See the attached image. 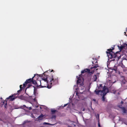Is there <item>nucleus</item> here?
Segmentation results:
<instances>
[{
	"mask_svg": "<svg viewBox=\"0 0 127 127\" xmlns=\"http://www.w3.org/2000/svg\"><path fill=\"white\" fill-rule=\"evenodd\" d=\"M39 75H40V76H41V80L49 82V83L51 84L55 85L58 82V77L52 75L49 76L44 74V73L41 75V74Z\"/></svg>",
	"mask_w": 127,
	"mask_h": 127,
	"instance_id": "obj_1",
	"label": "nucleus"
},
{
	"mask_svg": "<svg viewBox=\"0 0 127 127\" xmlns=\"http://www.w3.org/2000/svg\"><path fill=\"white\" fill-rule=\"evenodd\" d=\"M98 67V65L97 64H96L95 65H92V66L90 67L91 69L92 70L91 72H90V70L89 69H84V70L82 71H81V74L79 76H77L76 77L78 79V80L77 81V84H79L81 83V80L82 78V74L85 73L86 72L93 74L95 70Z\"/></svg>",
	"mask_w": 127,
	"mask_h": 127,
	"instance_id": "obj_2",
	"label": "nucleus"
},
{
	"mask_svg": "<svg viewBox=\"0 0 127 127\" xmlns=\"http://www.w3.org/2000/svg\"><path fill=\"white\" fill-rule=\"evenodd\" d=\"M112 49H108L107 50V51H106V53L107 55V56L108 58L110 59H111L113 58L114 59L112 60V61H114L116 59V60L117 61L120 58L117 56V54L118 53V52H116V53L113 52L112 50L114 49V48L113 47H111Z\"/></svg>",
	"mask_w": 127,
	"mask_h": 127,
	"instance_id": "obj_3",
	"label": "nucleus"
},
{
	"mask_svg": "<svg viewBox=\"0 0 127 127\" xmlns=\"http://www.w3.org/2000/svg\"><path fill=\"white\" fill-rule=\"evenodd\" d=\"M16 95V94H14L13 95H11L9 96L8 97L6 98L5 100L2 102V103L3 104H4V103H5L4 106L5 108H6V106L7 105V101L8 100H9V101H11L14 100L16 98V97H15V96Z\"/></svg>",
	"mask_w": 127,
	"mask_h": 127,
	"instance_id": "obj_4",
	"label": "nucleus"
},
{
	"mask_svg": "<svg viewBox=\"0 0 127 127\" xmlns=\"http://www.w3.org/2000/svg\"><path fill=\"white\" fill-rule=\"evenodd\" d=\"M54 85L49 83V82L45 81L44 80H41V87H47L48 89L51 88L53 85Z\"/></svg>",
	"mask_w": 127,
	"mask_h": 127,
	"instance_id": "obj_5",
	"label": "nucleus"
},
{
	"mask_svg": "<svg viewBox=\"0 0 127 127\" xmlns=\"http://www.w3.org/2000/svg\"><path fill=\"white\" fill-rule=\"evenodd\" d=\"M107 89H108L106 86H104L102 88V90H97L96 89L95 90V92L97 95L99 94L101 95H102V94H103L104 92L106 91L107 90Z\"/></svg>",
	"mask_w": 127,
	"mask_h": 127,
	"instance_id": "obj_6",
	"label": "nucleus"
},
{
	"mask_svg": "<svg viewBox=\"0 0 127 127\" xmlns=\"http://www.w3.org/2000/svg\"><path fill=\"white\" fill-rule=\"evenodd\" d=\"M37 76H40V75H38V74L35 75L32 78L28 79L26 80L25 81L24 84H25V86L28 83H30L32 82V79H33L34 77Z\"/></svg>",
	"mask_w": 127,
	"mask_h": 127,
	"instance_id": "obj_7",
	"label": "nucleus"
},
{
	"mask_svg": "<svg viewBox=\"0 0 127 127\" xmlns=\"http://www.w3.org/2000/svg\"><path fill=\"white\" fill-rule=\"evenodd\" d=\"M109 90L108 89H107V90L106 91L104 92L102 94V100L104 102L105 101V96L106 95L107 93L108 92H109Z\"/></svg>",
	"mask_w": 127,
	"mask_h": 127,
	"instance_id": "obj_8",
	"label": "nucleus"
},
{
	"mask_svg": "<svg viewBox=\"0 0 127 127\" xmlns=\"http://www.w3.org/2000/svg\"><path fill=\"white\" fill-rule=\"evenodd\" d=\"M41 80H37L36 83V87L37 88L41 87Z\"/></svg>",
	"mask_w": 127,
	"mask_h": 127,
	"instance_id": "obj_9",
	"label": "nucleus"
},
{
	"mask_svg": "<svg viewBox=\"0 0 127 127\" xmlns=\"http://www.w3.org/2000/svg\"><path fill=\"white\" fill-rule=\"evenodd\" d=\"M22 85H20V89L19 90H18L17 91L18 93H20V92H21L22 89H24L25 87V84H23V86L22 87Z\"/></svg>",
	"mask_w": 127,
	"mask_h": 127,
	"instance_id": "obj_10",
	"label": "nucleus"
},
{
	"mask_svg": "<svg viewBox=\"0 0 127 127\" xmlns=\"http://www.w3.org/2000/svg\"><path fill=\"white\" fill-rule=\"evenodd\" d=\"M44 116V115L42 114L40 115L39 117L36 119V120L37 121L41 120L43 119V117Z\"/></svg>",
	"mask_w": 127,
	"mask_h": 127,
	"instance_id": "obj_11",
	"label": "nucleus"
},
{
	"mask_svg": "<svg viewBox=\"0 0 127 127\" xmlns=\"http://www.w3.org/2000/svg\"><path fill=\"white\" fill-rule=\"evenodd\" d=\"M93 60H94V61H92V63L93 64H94V65H95L96 64H97L98 65V64H95V63H97V59L96 58H93Z\"/></svg>",
	"mask_w": 127,
	"mask_h": 127,
	"instance_id": "obj_12",
	"label": "nucleus"
},
{
	"mask_svg": "<svg viewBox=\"0 0 127 127\" xmlns=\"http://www.w3.org/2000/svg\"><path fill=\"white\" fill-rule=\"evenodd\" d=\"M122 109L123 113H127V110L126 108L124 107L122 108Z\"/></svg>",
	"mask_w": 127,
	"mask_h": 127,
	"instance_id": "obj_13",
	"label": "nucleus"
},
{
	"mask_svg": "<svg viewBox=\"0 0 127 127\" xmlns=\"http://www.w3.org/2000/svg\"><path fill=\"white\" fill-rule=\"evenodd\" d=\"M32 83L35 85L36 86V80L35 81L34 79H32Z\"/></svg>",
	"mask_w": 127,
	"mask_h": 127,
	"instance_id": "obj_14",
	"label": "nucleus"
},
{
	"mask_svg": "<svg viewBox=\"0 0 127 127\" xmlns=\"http://www.w3.org/2000/svg\"><path fill=\"white\" fill-rule=\"evenodd\" d=\"M94 81H96L97 79V77L96 75H95L94 76Z\"/></svg>",
	"mask_w": 127,
	"mask_h": 127,
	"instance_id": "obj_15",
	"label": "nucleus"
},
{
	"mask_svg": "<svg viewBox=\"0 0 127 127\" xmlns=\"http://www.w3.org/2000/svg\"><path fill=\"white\" fill-rule=\"evenodd\" d=\"M103 88L102 84H100L99 86L98 87V90H101Z\"/></svg>",
	"mask_w": 127,
	"mask_h": 127,
	"instance_id": "obj_16",
	"label": "nucleus"
},
{
	"mask_svg": "<svg viewBox=\"0 0 127 127\" xmlns=\"http://www.w3.org/2000/svg\"><path fill=\"white\" fill-rule=\"evenodd\" d=\"M112 70H115V71H117V66H114L112 68Z\"/></svg>",
	"mask_w": 127,
	"mask_h": 127,
	"instance_id": "obj_17",
	"label": "nucleus"
},
{
	"mask_svg": "<svg viewBox=\"0 0 127 127\" xmlns=\"http://www.w3.org/2000/svg\"><path fill=\"white\" fill-rule=\"evenodd\" d=\"M56 110H54L53 109L51 110V112L52 114H54L56 111Z\"/></svg>",
	"mask_w": 127,
	"mask_h": 127,
	"instance_id": "obj_18",
	"label": "nucleus"
},
{
	"mask_svg": "<svg viewBox=\"0 0 127 127\" xmlns=\"http://www.w3.org/2000/svg\"><path fill=\"white\" fill-rule=\"evenodd\" d=\"M19 99H22L24 98V96L23 95H21L18 97Z\"/></svg>",
	"mask_w": 127,
	"mask_h": 127,
	"instance_id": "obj_19",
	"label": "nucleus"
},
{
	"mask_svg": "<svg viewBox=\"0 0 127 127\" xmlns=\"http://www.w3.org/2000/svg\"><path fill=\"white\" fill-rule=\"evenodd\" d=\"M24 106L26 108L28 109L29 110H31L32 109V108L31 107H27L25 105H24Z\"/></svg>",
	"mask_w": 127,
	"mask_h": 127,
	"instance_id": "obj_20",
	"label": "nucleus"
},
{
	"mask_svg": "<svg viewBox=\"0 0 127 127\" xmlns=\"http://www.w3.org/2000/svg\"><path fill=\"white\" fill-rule=\"evenodd\" d=\"M33 87L34 88V93L36 91V87H34V86H33Z\"/></svg>",
	"mask_w": 127,
	"mask_h": 127,
	"instance_id": "obj_21",
	"label": "nucleus"
},
{
	"mask_svg": "<svg viewBox=\"0 0 127 127\" xmlns=\"http://www.w3.org/2000/svg\"><path fill=\"white\" fill-rule=\"evenodd\" d=\"M43 124L44 125H50V124H49V123H47L44 122V123H43Z\"/></svg>",
	"mask_w": 127,
	"mask_h": 127,
	"instance_id": "obj_22",
	"label": "nucleus"
},
{
	"mask_svg": "<svg viewBox=\"0 0 127 127\" xmlns=\"http://www.w3.org/2000/svg\"><path fill=\"white\" fill-rule=\"evenodd\" d=\"M32 86V85L31 84H29L28 85V88H29L31 87V86Z\"/></svg>",
	"mask_w": 127,
	"mask_h": 127,
	"instance_id": "obj_23",
	"label": "nucleus"
},
{
	"mask_svg": "<svg viewBox=\"0 0 127 127\" xmlns=\"http://www.w3.org/2000/svg\"><path fill=\"white\" fill-rule=\"evenodd\" d=\"M56 117V116L55 115H53L52 116V118H55Z\"/></svg>",
	"mask_w": 127,
	"mask_h": 127,
	"instance_id": "obj_24",
	"label": "nucleus"
},
{
	"mask_svg": "<svg viewBox=\"0 0 127 127\" xmlns=\"http://www.w3.org/2000/svg\"><path fill=\"white\" fill-rule=\"evenodd\" d=\"M122 105H119L118 106L120 108H121L122 109V108L123 107H122Z\"/></svg>",
	"mask_w": 127,
	"mask_h": 127,
	"instance_id": "obj_25",
	"label": "nucleus"
},
{
	"mask_svg": "<svg viewBox=\"0 0 127 127\" xmlns=\"http://www.w3.org/2000/svg\"><path fill=\"white\" fill-rule=\"evenodd\" d=\"M67 104H65L63 106H62V108H63L66 105H67Z\"/></svg>",
	"mask_w": 127,
	"mask_h": 127,
	"instance_id": "obj_26",
	"label": "nucleus"
},
{
	"mask_svg": "<svg viewBox=\"0 0 127 127\" xmlns=\"http://www.w3.org/2000/svg\"><path fill=\"white\" fill-rule=\"evenodd\" d=\"M124 47L123 46H121L120 47V49L121 50H122V49H123V48H124Z\"/></svg>",
	"mask_w": 127,
	"mask_h": 127,
	"instance_id": "obj_27",
	"label": "nucleus"
},
{
	"mask_svg": "<svg viewBox=\"0 0 127 127\" xmlns=\"http://www.w3.org/2000/svg\"><path fill=\"white\" fill-rule=\"evenodd\" d=\"M84 84L83 82H82L81 83H80V84L81 86H83Z\"/></svg>",
	"mask_w": 127,
	"mask_h": 127,
	"instance_id": "obj_28",
	"label": "nucleus"
},
{
	"mask_svg": "<svg viewBox=\"0 0 127 127\" xmlns=\"http://www.w3.org/2000/svg\"><path fill=\"white\" fill-rule=\"evenodd\" d=\"M98 127H100V123L99 122L98 123Z\"/></svg>",
	"mask_w": 127,
	"mask_h": 127,
	"instance_id": "obj_29",
	"label": "nucleus"
},
{
	"mask_svg": "<svg viewBox=\"0 0 127 127\" xmlns=\"http://www.w3.org/2000/svg\"><path fill=\"white\" fill-rule=\"evenodd\" d=\"M32 117L33 118H35V117L32 114Z\"/></svg>",
	"mask_w": 127,
	"mask_h": 127,
	"instance_id": "obj_30",
	"label": "nucleus"
},
{
	"mask_svg": "<svg viewBox=\"0 0 127 127\" xmlns=\"http://www.w3.org/2000/svg\"><path fill=\"white\" fill-rule=\"evenodd\" d=\"M85 108H84L83 109V110H82V111H85Z\"/></svg>",
	"mask_w": 127,
	"mask_h": 127,
	"instance_id": "obj_31",
	"label": "nucleus"
},
{
	"mask_svg": "<svg viewBox=\"0 0 127 127\" xmlns=\"http://www.w3.org/2000/svg\"><path fill=\"white\" fill-rule=\"evenodd\" d=\"M121 103L122 104H123V102L122 101L121 102Z\"/></svg>",
	"mask_w": 127,
	"mask_h": 127,
	"instance_id": "obj_32",
	"label": "nucleus"
},
{
	"mask_svg": "<svg viewBox=\"0 0 127 127\" xmlns=\"http://www.w3.org/2000/svg\"><path fill=\"white\" fill-rule=\"evenodd\" d=\"M54 71L53 70H52L51 71H49V72H52V71Z\"/></svg>",
	"mask_w": 127,
	"mask_h": 127,
	"instance_id": "obj_33",
	"label": "nucleus"
},
{
	"mask_svg": "<svg viewBox=\"0 0 127 127\" xmlns=\"http://www.w3.org/2000/svg\"><path fill=\"white\" fill-rule=\"evenodd\" d=\"M97 116L99 118V115L98 114H97Z\"/></svg>",
	"mask_w": 127,
	"mask_h": 127,
	"instance_id": "obj_34",
	"label": "nucleus"
},
{
	"mask_svg": "<svg viewBox=\"0 0 127 127\" xmlns=\"http://www.w3.org/2000/svg\"><path fill=\"white\" fill-rule=\"evenodd\" d=\"M0 121H2V120L0 118Z\"/></svg>",
	"mask_w": 127,
	"mask_h": 127,
	"instance_id": "obj_35",
	"label": "nucleus"
},
{
	"mask_svg": "<svg viewBox=\"0 0 127 127\" xmlns=\"http://www.w3.org/2000/svg\"><path fill=\"white\" fill-rule=\"evenodd\" d=\"M49 71V70H47V71H46V72H48Z\"/></svg>",
	"mask_w": 127,
	"mask_h": 127,
	"instance_id": "obj_36",
	"label": "nucleus"
},
{
	"mask_svg": "<svg viewBox=\"0 0 127 127\" xmlns=\"http://www.w3.org/2000/svg\"><path fill=\"white\" fill-rule=\"evenodd\" d=\"M125 45L127 46V44H125Z\"/></svg>",
	"mask_w": 127,
	"mask_h": 127,
	"instance_id": "obj_37",
	"label": "nucleus"
},
{
	"mask_svg": "<svg viewBox=\"0 0 127 127\" xmlns=\"http://www.w3.org/2000/svg\"><path fill=\"white\" fill-rule=\"evenodd\" d=\"M126 31H127V28L126 29Z\"/></svg>",
	"mask_w": 127,
	"mask_h": 127,
	"instance_id": "obj_38",
	"label": "nucleus"
},
{
	"mask_svg": "<svg viewBox=\"0 0 127 127\" xmlns=\"http://www.w3.org/2000/svg\"><path fill=\"white\" fill-rule=\"evenodd\" d=\"M97 70V69H96V70Z\"/></svg>",
	"mask_w": 127,
	"mask_h": 127,
	"instance_id": "obj_39",
	"label": "nucleus"
},
{
	"mask_svg": "<svg viewBox=\"0 0 127 127\" xmlns=\"http://www.w3.org/2000/svg\"><path fill=\"white\" fill-rule=\"evenodd\" d=\"M1 98V99H2V98Z\"/></svg>",
	"mask_w": 127,
	"mask_h": 127,
	"instance_id": "obj_40",
	"label": "nucleus"
}]
</instances>
